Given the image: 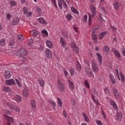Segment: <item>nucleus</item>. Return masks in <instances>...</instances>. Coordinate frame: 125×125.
<instances>
[{
	"mask_svg": "<svg viewBox=\"0 0 125 125\" xmlns=\"http://www.w3.org/2000/svg\"><path fill=\"white\" fill-rule=\"evenodd\" d=\"M90 9L91 13L88 14L89 17L88 21L89 26H90V25H91V18H94V17L96 16L97 13L96 8H95L93 5H90Z\"/></svg>",
	"mask_w": 125,
	"mask_h": 125,
	"instance_id": "obj_1",
	"label": "nucleus"
},
{
	"mask_svg": "<svg viewBox=\"0 0 125 125\" xmlns=\"http://www.w3.org/2000/svg\"><path fill=\"white\" fill-rule=\"evenodd\" d=\"M16 54L17 56H19V57H21V58H23L24 56H27L28 55V52L26 49L24 48H21L17 51Z\"/></svg>",
	"mask_w": 125,
	"mask_h": 125,
	"instance_id": "obj_2",
	"label": "nucleus"
},
{
	"mask_svg": "<svg viewBox=\"0 0 125 125\" xmlns=\"http://www.w3.org/2000/svg\"><path fill=\"white\" fill-rule=\"evenodd\" d=\"M59 7L60 9H63V6L64 8L68 9V6L64 0H57Z\"/></svg>",
	"mask_w": 125,
	"mask_h": 125,
	"instance_id": "obj_3",
	"label": "nucleus"
},
{
	"mask_svg": "<svg viewBox=\"0 0 125 125\" xmlns=\"http://www.w3.org/2000/svg\"><path fill=\"white\" fill-rule=\"evenodd\" d=\"M58 83V86L59 90L61 92H63L64 91V90L65 89V85H64V84L61 82V81L60 80H58L57 81Z\"/></svg>",
	"mask_w": 125,
	"mask_h": 125,
	"instance_id": "obj_4",
	"label": "nucleus"
},
{
	"mask_svg": "<svg viewBox=\"0 0 125 125\" xmlns=\"http://www.w3.org/2000/svg\"><path fill=\"white\" fill-rule=\"evenodd\" d=\"M22 12L24 15H27V17H31L33 13L32 12H29L28 8L27 7H24L22 9Z\"/></svg>",
	"mask_w": 125,
	"mask_h": 125,
	"instance_id": "obj_5",
	"label": "nucleus"
},
{
	"mask_svg": "<svg viewBox=\"0 0 125 125\" xmlns=\"http://www.w3.org/2000/svg\"><path fill=\"white\" fill-rule=\"evenodd\" d=\"M91 67L92 70L94 73H97V71L99 70L98 66H97V64H96V63L93 61L91 62Z\"/></svg>",
	"mask_w": 125,
	"mask_h": 125,
	"instance_id": "obj_6",
	"label": "nucleus"
},
{
	"mask_svg": "<svg viewBox=\"0 0 125 125\" xmlns=\"http://www.w3.org/2000/svg\"><path fill=\"white\" fill-rule=\"evenodd\" d=\"M115 119L118 122H122L123 119V114L122 112H118L116 113V115L115 116Z\"/></svg>",
	"mask_w": 125,
	"mask_h": 125,
	"instance_id": "obj_7",
	"label": "nucleus"
},
{
	"mask_svg": "<svg viewBox=\"0 0 125 125\" xmlns=\"http://www.w3.org/2000/svg\"><path fill=\"white\" fill-rule=\"evenodd\" d=\"M4 117L7 121V125H11L10 124H14V121L13 120V118H12V117L7 116L6 115H4Z\"/></svg>",
	"mask_w": 125,
	"mask_h": 125,
	"instance_id": "obj_8",
	"label": "nucleus"
},
{
	"mask_svg": "<svg viewBox=\"0 0 125 125\" xmlns=\"http://www.w3.org/2000/svg\"><path fill=\"white\" fill-rule=\"evenodd\" d=\"M121 5L122 3L119 1H115L114 2V8L116 10H119Z\"/></svg>",
	"mask_w": 125,
	"mask_h": 125,
	"instance_id": "obj_9",
	"label": "nucleus"
},
{
	"mask_svg": "<svg viewBox=\"0 0 125 125\" xmlns=\"http://www.w3.org/2000/svg\"><path fill=\"white\" fill-rule=\"evenodd\" d=\"M45 54L46 57L48 59H50L52 57V54L51 53V51L49 49H46L45 50Z\"/></svg>",
	"mask_w": 125,
	"mask_h": 125,
	"instance_id": "obj_10",
	"label": "nucleus"
},
{
	"mask_svg": "<svg viewBox=\"0 0 125 125\" xmlns=\"http://www.w3.org/2000/svg\"><path fill=\"white\" fill-rule=\"evenodd\" d=\"M112 93L115 99H119L120 98V94L118 92V89L115 88H113L112 89Z\"/></svg>",
	"mask_w": 125,
	"mask_h": 125,
	"instance_id": "obj_11",
	"label": "nucleus"
},
{
	"mask_svg": "<svg viewBox=\"0 0 125 125\" xmlns=\"http://www.w3.org/2000/svg\"><path fill=\"white\" fill-rule=\"evenodd\" d=\"M112 52L115 55L116 57H117L118 59L122 58V57L121 56V53H120V52L119 51L117 50L116 48H114L112 49Z\"/></svg>",
	"mask_w": 125,
	"mask_h": 125,
	"instance_id": "obj_12",
	"label": "nucleus"
},
{
	"mask_svg": "<svg viewBox=\"0 0 125 125\" xmlns=\"http://www.w3.org/2000/svg\"><path fill=\"white\" fill-rule=\"evenodd\" d=\"M67 82L68 83V86L69 89L71 90H73V89L75 88V85L74 84V83H73V82L71 81L70 80H68Z\"/></svg>",
	"mask_w": 125,
	"mask_h": 125,
	"instance_id": "obj_13",
	"label": "nucleus"
},
{
	"mask_svg": "<svg viewBox=\"0 0 125 125\" xmlns=\"http://www.w3.org/2000/svg\"><path fill=\"white\" fill-rule=\"evenodd\" d=\"M6 84H8V85H15L16 84V83H15V81L14 79H9L6 81Z\"/></svg>",
	"mask_w": 125,
	"mask_h": 125,
	"instance_id": "obj_14",
	"label": "nucleus"
},
{
	"mask_svg": "<svg viewBox=\"0 0 125 125\" xmlns=\"http://www.w3.org/2000/svg\"><path fill=\"white\" fill-rule=\"evenodd\" d=\"M19 22H20V19H19L18 18H15L12 21V26L18 25V24H19Z\"/></svg>",
	"mask_w": 125,
	"mask_h": 125,
	"instance_id": "obj_15",
	"label": "nucleus"
},
{
	"mask_svg": "<svg viewBox=\"0 0 125 125\" xmlns=\"http://www.w3.org/2000/svg\"><path fill=\"white\" fill-rule=\"evenodd\" d=\"M109 104L111 106H112L113 108L116 110H118V105L115 101H113L112 100H110L109 101Z\"/></svg>",
	"mask_w": 125,
	"mask_h": 125,
	"instance_id": "obj_16",
	"label": "nucleus"
},
{
	"mask_svg": "<svg viewBox=\"0 0 125 125\" xmlns=\"http://www.w3.org/2000/svg\"><path fill=\"white\" fill-rule=\"evenodd\" d=\"M36 101L35 100H32L31 102V106L33 111H37V106H36Z\"/></svg>",
	"mask_w": 125,
	"mask_h": 125,
	"instance_id": "obj_17",
	"label": "nucleus"
},
{
	"mask_svg": "<svg viewBox=\"0 0 125 125\" xmlns=\"http://www.w3.org/2000/svg\"><path fill=\"white\" fill-rule=\"evenodd\" d=\"M15 100L17 102V103H21L22 101V98H21V96L19 95L16 94L15 96Z\"/></svg>",
	"mask_w": 125,
	"mask_h": 125,
	"instance_id": "obj_18",
	"label": "nucleus"
},
{
	"mask_svg": "<svg viewBox=\"0 0 125 125\" xmlns=\"http://www.w3.org/2000/svg\"><path fill=\"white\" fill-rule=\"evenodd\" d=\"M5 79H10L11 78V73L9 71H5L4 75Z\"/></svg>",
	"mask_w": 125,
	"mask_h": 125,
	"instance_id": "obj_19",
	"label": "nucleus"
},
{
	"mask_svg": "<svg viewBox=\"0 0 125 125\" xmlns=\"http://www.w3.org/2000/svg\"><path fill=\"white\" fill-rule=\"evenodd\" d=\"M107 35V31H103L99 33V40H103L104 36Z\"/></svg>",
	"mask_w": 125,
	"mask_h": 125,
	"instance_id": "obj_20",
	"label": "nucleus"
},
{
	"mask_svg": "<svg viewBox=\"0 0 125 125\" xmlns=\"http://www.w3.org/2000/svg\"><path fill=\"white\" fill-rule=\"evenodd\" d=\"M109 80L110 82L112 83V84H115L116 83V79L113 76V75L109 74Z\"/></svg>",
	"mask_w": 125,
	"mask_h": 125,
	"instance_id": "obj_21",
	"label": "nucleus"
},
{
	"mask_svg": "<svg viewBox=\"0 0 125 125\" xmlns=\"http://www.w3.org/2000/svg\"><path fill=\"white\" fill-rule=\"evenodd\" d=\"M60 42L62 46V47H66V41L64 40V38L63 37H61V39L60 40Z\"/></svg>",
	"mask_w": 125,
	"mask_h": 125,
	"instance_id": "obj_22",
	"label": "nucleus"
},
{
	"mask_svg": "<svg viewBox=\"0 0 125 125\" xmlns=\"http://www.w3.org/2000/svg\"><path fill=\"white\" fill-rule=\"evenodd\" d=\"M38 21L39 23H41V24H44L45 25H47V22L44 20V19L42 18H40L38 19Z\"/></svg>",
	"mask_w": 125,
	"mask_h": 125,
	"instance_id": "obj_23",
	"label": "nucleus"
},
{
	"mask_svg": "<svg viewBox=\"0 0 125 125\" xmlns=\"http://www.w3.org/2000/svg\"><path fill=\"white\" fill-rule=\"evenodd\" d=\"M96 56L98 58V61L100 65H102V56L99 53L96 54Z\"/></svg>",
	"mask_w": 125,
	"mask_h": 125,
	"instance_id": "obj_24",
	"label": "nucleus"
},
{
	"mask_svg": "<svg viewBox=\"0 0 125 125\" xmlns=\"http://www.w3.org/2000/svg\"><path fill=\"white\" fill-rule=\"evenodd\" d=\"M46 44L49 48H52L53 47V44H52V42L50 41H46Z\"/></svg>",
	"mask_w": 125,
	"mask_h": 125,
	"instance_id": "obj_25",
	"label": "nucleus"
},
{
	"mask_svg": "<svg viewBox=\"0 0 125 125\" xmlns=\"http://www.w3.org/2000/svg\"><path fill=\"white\" fill-rule=\"evenodd\" d=\"M76 71H82V65H81V64L79 62H77L76 66H75Z\"/></svg>",
	"mask_w": 125,
	"mask_h": 125,
	"instance_id": "obj_26",
	"label": "nucleus"
},
{
	"mask_svg": "<svg viewBox=\"0 0 125 125\" xmlns=\"http://www.w3.org/2000/svg\"><path fill=\"white\" fill-rule=\"evenodd\" d=\"M29 94V90L27 88H24L23 90L22 95L24 97H27Z\"/></svg>",
	"mask_w": 125,
	"mask_h": 125,
	"instance_id": "obj_27",
	"label": "nucleus"
},
{
	"mask_svg": "<svg viewBox=\"0 0 125 125\" xmlns=\"http://www.w3.org/2000/svg\"><path fill=\"white\" fill-rule=\"evenodd\" d=\"M91 37H92V40H94V42L95 43H96V42H97V41H97V39H98V37L97 36V34H92L91 35Z\"/></svg>",
	"mask_w": 125,
	"mask_h": 125,
	"instance_id": "obj_28",
	"label": "nucleus"
},
{
	"mask_svg": "<svg viewBox=\"0 0 125 125\" xmlns=\"http://www.w3.org/2000/svg\"><path fill=\"white\" fill-rule=\"evenodd\" d=\"M38 82L39 83V84L41 85V86H44V81L42 79H39L38 80Z\"/></svg>",
	"mask_w": 125,
	"mask_h": 125,
	"instance_id": "obj_29",
	"label": "nucleus"
},
{
	"mask_svg": "<svg viewBox=\"0 0 125 125\" xmlns=\"http://www.w3.org/2000/svg\"><path fill=\"white\" fill-rule=\"evenodd\" d=\"M69 72L70 73V75L72 77H73L75 75V70H74L73 66L70 67Z\"/></svg>",
	"mask_w": 125,
	"mask_h": 125,
	"instance_id": "obj_30",
	"label": "nucleus"
},
{
	"mask_svg": "<svg viewBox=\"0 0 125 125\" xmlns=\"http://www.w3.org/2000/svg\"><path fill=\"white\" fill-rule=\"evenodd\" d=\"M72 15L71 14H67L65 15V18L67 21H71L72 20Z\"/></svg>",
	"mask_w": 125,
	"mask_h": 125,
	"instance_id": "obj_31",
	"label": "nucleus"
},
{
	"mask_svg": "<svg viewBox=\"0 0 125 125\" xmlns=\"http://www.w3.org/2000/svg\"><path fill=\"white\" fill-rule=\"evenodd\" d=\"M13 110H14V111H15V112H17L18 113H20V107H19V106H17V105H14Z\"/></svg>",
	"mask_w": 125,
	"mask_h": 125,
	"instance_id": "obj_32",
	"label": "nucleus"
},
{
	"mask_svg": "<svg viewBox=\"0 0 125 125\" xmlns=\"http://www.w3.org/2000/svg\"><path fill=\"white\" fill-rule=\"evenodd\" d=\"M82 115L84 118L85 122H86V123H88V122H89V119H88V117H87L86 114H85V113H83Z\"/></svg>",
	"mask_w": 125,
	"mask_h": 125,
	"instance_id": "obj_33",
	"label": "nucleus"
},
{
	"mask_svg": "<svg viewBox=\"0 0 125 125\" xmlns=\"http://www.w3.org/2000/svg\"><path fill=\"white\" fill-rule=\"evenodd\" d=\"M103 51H104V52H109L110 51V48H109L108 46L105 45L104 47Z\"/></svg>",
	"mask_w": 125,
	"mask_h": 125,
	"instance_id": "obj_34",
	"label": "nucleus"
},
{
	"mask_svg": "<svg viewBox=\"0 0 125 125\" xmlns=\"http://www.w3.org/2000/svg\"><path fill=\"white\" fill-rule=\"evenodd\" d=\"M57 100L58 101V104L60 106L61 108H62V101H61V99L59 97L57 98Z\"/></svg>",
	"mask_w": 125,
	"mask_h": 125,
	"instance_id": "obj_35",
	"label": "nucleus"
},
{
	"mask_svg": "<svg viewBox=\"0 0 125 125\" xmlns=\"http://www.w3.org/2000/svg\"><path fill=\"white\" fill-rule=\"evenodd\" d=\"M42 33L44 38H45V37H47V36H48V32H47V31H46V30L44 29L42 31Z\"/></svg>",
	"mask_w": 125,
	"mask_h": 125,
	"instance_id": "obj_36",
	"label": "nucleus"
},
{
	"mask_svg": "<svg viewBox=\"0 0 125 125\" xmlns=\"http://www.w3.org/2000/svg\"><path fill=\"white\" fill-rule=\"evenodd\" d=\"M5 39H2L0 40V45L1 46H3V45H5Z\"/></svg>",
	"mask_w": 125,
	"mask_h": 125,
	"instance_id": "obj_37",
	"label": "nucleus"
},
{
	"mask_svg": "<svg viewBox=\"0 0 125 125\" xmlns=\"http://www.w3.org/2000/svg\"><path fill=\"white\" fill-rule=\"evenodd\" d=\"M37 13H38L39 16H42V9L41 8H37L36 9Z\"/></svg>",
	"mask_w": 125,
	"mask_h": 125,
	"instance_id": "obj_38",
	"label": "nucleus"
},
{
	"mask_svg": "<svg viewBox=\"0 0 125 125\" xmlns=\"http://www.w3.org/2000/svg\"><path fill=\"white\" fill-rule=\"evenodd\" d=\"M3 91H6V92H8L10 91L11 89L9 87L4 86L3 87Z\"/></svg>",
	"mask_w": 125,
	"mask_h": 125,
	"instance_id": "obj_39",
	"label": "nucleus"
},
{
	"mask_svg": "<svg viewBox=\"0 0 125 125\" xmlns=\"http://www.w3.org/2000/svg\"><path fill=\"white\" fill-rule=\"evenodd\" d=\"M31 33L32 34V36H33L34 37H36L38 36V35H39V33H38V32H37L35 30H32L31 31Z\"/></svg>",
	"mask_w": 125,
	"mask_h": 125,
	"instance_id": "obj_40",
	"label": "nucleus"
},
{
	"mask_svg": "<svg viewBox=\"0 0 125 125\" xmlns=\"http://www.w3.org/2000/svg\"><path fill=\"white\" fill-rule=\"evenodd\" d=\"M71 11L75 14H79V11H78V10L76 9L75 8L73 7H71Z\"/></svg>",
	"mask_w": 125,
	"mask_h": 125,
	"instance_id": "obj_41",
	"label": "nucleus"
},
{
	"mask_svg": "<svg viewBox=\"0 0 125 125\" xmlns=\"http://www.w3.org/2000/svg\"><path fill=\"white\" fill-rule=\"evenodd\" d=\"M10 5L13 7L15 6V5H16V1L13 0H11L10 2Z\"/></svg>",
	"mask_w": 125,
	"mask_h": 125,
	"instance_id": "obj_42",
	"label": "nucleus"
},
{
	"mask_svg": "<svg viewBox=\"0 0 125 125\" xmlns=\"http://www.w3.org/2000/svg\"><path fill=\"white\" fill-rule=\"evenodd\" d=\"M99 29H100V26H99L97 27H95L93 29V31L92 33L93 34H95V33H96V32H97V31H98V30H99Z\"/></svg>",
	"mask_w": 125,
	"mask_h": 125,
	"instance_id": "obj_43",
	"label": "nucleus"
},
{
	"mask_svg": "<svg viewBox=\"0 0 125 125\" xmlns=\"http://www.w3.org/2000/svg\"><path fill=\"white\" fill-rule=\"evenodd\" d=\"M84 83L87 88H89V87H90V86L89 85V82H88L87 80H85Z\"/></svg>",
	"mask_w": 125,
	"mask_h": 125,
	"instance_id": "obj_44",
	"label": "nucleus"
},
{
	"mask_svg": "<svg viewBox=\"0 0 125 125\" xmlns=\"http://www.w3.org/2000/svg\"><path fill=\"white\" fill-rule=\"evenodd\" d=\"M120 76L121 77V81L122 82H125V75H124V74L123 73H120Z\"/></svg>",
	"mask_w": 125,
	"mask_h": 125,
	"instance_id": "obj_45",
	"label": "nucleus"
},
{
	"mask_svg": "<svg viewBox=\"0 0 125 125\" xmlns=\"http://www.w3.org/2000/svg\"><path fill=\"white\" fill-rule=\"evenodd\" d=\"M87 75L89 76V77L94 78V74L92 71H90Z\"/></svg>",
	"mask_w": 125,
	"mask_h": 125,
	"instance_id": "obj_46",
	"label": "nucleus"
},
{
	"mask_svg": "<svg viewBox=\"0 0 125 125\" xmlns=\"http://www.w3.org/2000/svg\"><path fill=\"white\" fill-rule=\"evenodd\" d=\"M104 93L105 94H110V91H109V89H108V88L105 87L104 89Z\"/></svg>",
	"mask_w": 125,
	"mask_h": 125,
	"instance_id": "obj_47",
	"label": "nucleus"
},
{
	"mask_svg": "<svg viewBox=\"0 0 125 125\" xmlns=\"http://www.w3.org/2000/svg\"><path fill=\"white\" fill-rule=\"evenodd\" d=\"M18 40L19 42H22L23 40H24V37L22 35H20L18 36Z\"/></svg>",
	"mask_w": 125,
	"mask_h": 125,
	"instance_id": "obj_48",
	"label": "nucleus"
},
{
	"mask_svg": "<svg viewBox=\"0 0 125 125\" xmlns=\"http://www.w3.org/2000/svg\"><path fill=\"white\" fill-rule=\"evenodd\" d=\"M70 46L72 48H74V47H76L77 46V45L76 44V43H75L74 42H72L71 43Z\"/></svg>",
	"mask_w": 125,
	"mask_h": 125,
	"instance_id": "obj_49",
	"label": "nucleus"
},
{
	"mask_svg": "<svg viewBox=\"0 0 125 125\" xmlns=\"http://www.w3.org/2000/svg\"><path fill=\"white\" fill-rule=\"evenodd\" d=\"M73 49L77 54L79 53V47H78L77 46L76 47H74V48H73Z\"/></svg>",
	"mask_w": 125,
	"mask_h": 125,
	"instance_id": "obj_50",
	"label": "nucleus"
},
{
	"mask_svg": "<svg viewBox=\"0 0 125 125\" xmlns=\"http://www.w3.org/2000/svg\"><path fill=\"white\" fill-rule=\"evenodd\" d=\"M15 81L17 84L18 85V86H19V87L21 86V83H20V82L19 81V80H18L17 79H15Z\"/></svg>",
	"mask_w": 125,
	"mask_h": 125,
	"instance_id": "obj_51",
	"label": "nucleus"
},
{
	"mask_svg": "<svg viewBox=\"0 0 125 125\" xmlns=\"http://www.w3.org/2000/svg\"><path fill=\"white\" fill-rule=\"evenodd\" d=\"M12 16H11V15L10 14H7L6 15V19L8 20V21H10L11 20V18Z\"/></svg>",
	"mask_w": 125,
	"mask_h": 125,
	"instance_id": "obj_52",
	"label": "nucleus"
},
{
	"mask_svg": "<svg viewBox=\"0 0 125 125\" xmlns=\"http://www.w3.org/2000/svg\"><path fill=\"white\" fill-rule=\"evenodd\" d=\"M95 122H96V124H97V125H103V124H102V122L101 121H100V120H96Z\"/></svg>",
	"mask_w": 125,
	"mask_h": 125,
	"instance_id": "obj_53",
	"label": "nucleus"
},
{
	"mask_svg": "<svg viewBox=\"0 0 125 125\" xmlns=\"http://www.w3.org/2000/svg\"><path fill=\"white\" fill-rule=\"evenodd\" d=\"M110 27L111 28V29H112V31H117V28L115 27L114 26L110 25Z\"/></svg>",
	"mask_w": 125,
	"mask_h": 125,
	"instance_id": "obj_54",
	"label": "nucleus"
},
{
	"mask_svg": "<svg viewBox=\"0 0 125 125\" xmlns=\"http://www.w3.org/2000/svg\"><path fill=\"white\" fill-rule=\"evenodd\" d=\"M9 46H14V42H13L12 41H10L9 43Z\"/></svg>",
	"mask_w": 125,
	"mask_h": 125,
	"instance_id": "obj_55",
	"label": "nucleus"
},
{
	"mask_svg": "<svg viewBox=\"0 0 125 125\" xmlns=\"http://www.w3.org/2000/svg\"><path fill=\"white\" fill-rule=\"evenodd\" d=\"M101 10H102V11H103L104 14H106V10H105V7H102Z\"/></svg>",
	"mask_w": 125,
	"mask_h": 125,
	"instance_id": "obj_56",
	"label": "nucleus"
},
{
	"mask_svg": "<svg viewBox=\"0 0 125 125\" xmlns=\"http://www.w3.org/2000/svg\"><path fill=\"white\" fill-rule=\"evenodd\" d=\"M50 104L52 105V106H56V103H55L54 101H53V102L51 101L50 102Z\"/></svg>",
	"mask_w": 125,
	"mask_h": 125,
	"instance_id": "obj_57",
	"label": "nucleus"
},
{
	"mask_svg": "<svg viewBox=\"0 0 125 125\" xmlns=\"http://www.w3.org/2000/svg\"><path fill=\"white\" fill-rule=\"evenodd\" d=\"M8 106L10 108H11V109H13V108L14 107V105L10 104H8Z\"/></svg>",
	"mask_w": 125,
	"mask_h": 125,
	"instance_id": "obj_58",
	"label": "nucleus"
},
{
	"mask_svg": "<svg viewBox=\"0 0 125 125\" xmlns=\"http://www.w3.org/2000/svg\"><path fill=\"white\" fill-rule=\"evenodd\" d=\"M100 3L101 4H103L104 5H105V0H101Z\"/></svg>",
	"mask_w": 125,
	"mask_h": 125,
	"instance_id": "obj_59",
	"label": "nucleus"
},
{
	"mask_svg": "<svg viewBox=\"0 0 125 125\" xmlns=\"http://www.w3.org/2000/svg\"><path fill=\"white\" fill-rule=\"evenodd\" d=\"M121 53L124 55V56H125V50L124 49V48H122V50L121 51Z\"/></svg>",
	"mask_w": 125,
	"mask_h": 125,
	"instance_id": "obj_60",
	"label": "nucleus"
},
{
	"mask_svg": "<svg viewBox=\"0 0 125 125\" xmlns=\"http://www.w3.org/2000/svg\"><path fill=\"white\" fill-rule=\"evenodd\" d=\"M91 98L94 102V101H96V100H95V97H94V95H93V94L91 95Z\"/></svg>",
	"mask_w": 125,
	"mask_h": 125,
	"instance_id": "obj_61",
	"label": "nucleus"
},
{
	"mask_svg": "<svg viewBox=\"0 0 125 125\" xmlns=\"http://www.w3.org/2000/svg\"><path fill=\"white\" fill-rule=\"evenodd\" d=\"M93 93H94L95 95L98 96V92H97V91H96V90L94 89L93 91Z\"/></svg>",
	"mask_w": 125,
	"mask_h": 125,
	"instance_id": "obj_62",
	"label": "nucleus"
},
{
	"mask_svg": "<svg viewBox=\"0 0 125 125\" xmlns=\"http://www.w3.org/2000/svg\"><path fill=\"white\" fill-rule=\"evenodd\" d=\"M44 49V48L42 46H41L39 48V50L40 51H42Z\"/></svg>",
	"mask_w": 125,
	"mask_h": 125,
	"instance_id": "obj_63",
	"label": "nucleus"
},
{
	"mask_svg": "<svg viewBox=\"0 0 125 125\" xmlns=\"http://www.w3.org/2000/svg\"><path fill=\"white\" fill-rule=\"evenodd\" d=\"M28 42H29V44H32L33 43V40L29 39L28 40Z\"/></svg>",
	"mask_w": 125,
	"mask_h": 125,
	"instance_id": "obj_64",
	"label": "nucleus"
}]
</instances>
